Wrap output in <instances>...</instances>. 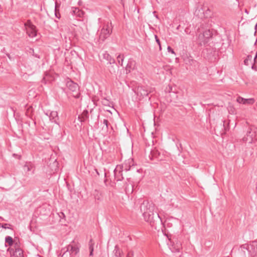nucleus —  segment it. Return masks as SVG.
<instances>
[{"label":"nucleus","mask_w":257,"mask_h":257,"mask_svg":"<svg viewBox=\"0 0 257 257\" xmlns=\"http://www.w3.org/2000/svg\"><path fill=\"white\" fill-rule=\"evenodd\" d=\"M101 103L104 106H110V102L105 98L102 99Z\"/></svg>","instance_id":"nucleus-25"},{"label":"nucleus","mask_w":257,"mask_h":257,"mask_svg":"<svg viewBox=\"0 0 257 257\" xmlns=\"http://www.w3.org/2000/svg\"><path fill=\"white\" fill-rule=\"evenodd\" d=\"M152 92V89L148 86L139 85L135 90V92L139 100L143 99L145 97L148 96L149 94Z\"/></svg>","instance_id":"nucleus-3"},{"label":"nucleus","mask_w":257,"mask_h":257,"mask_svg":"<svg viewBox=\"0 0 257 257\" xmlns=\"http://www.w3.org/2000/svg\"><path fill=\"white\" fill-rule=\"evenodd\" d=\"M73 13H74L75 15H77V14L78 13V12H75V9L73 11Z\"/></svg>","instance_id":"nucleus-42"},{"label":"nucleus","mask_w":257,"mask_h":257,"mask_svg":"<svg viewBox=\"0 0 257 257\" xmlns=\"http://www.w3.org/2000/svg\"><path fill=\"white\" fill-rule=\"evenodd\" d=\"M15 253L18 257H23V252L20 248H16Z\"/></svg>","instance_id":"nucleus-23"},{"label":"nucleus","mask_w":257,"mask_h":257,"mask_svg":"<svg viewBox=\"0 0 257 257\" xmlns=\"http://www.w3.org/2000/svg\"><path fill=\"white\" fill-rule=\"evenodd\" d=\"M5 242L6 243H8V245L10 246H12L14 243L13 238L11 236H7L5 237ZM5 246H7V244H5Z\"/></svg>","instance_id":"nucleus-20"},{"label":"nucleus","mask_w":257,"mask_h":257,"mask_svg":"<svg viewBox=\"0 0 257 257\" xmlns=\"http://www.w3.org/2000/svg\"><path fill=\"white\" fill-rule=\"evenodd\" d=\"M94 244V243L92 239H91L89 242V248L90 250V254L89 255L90 256H92L93 255V245Z\"/></svg>","instance_id":"nucleus-21"},{"label":"nucleus","mask_w":257,"mask_h":257,"mask_svg":"<svg viewBox=\"0 0 257 257\" xmlns=\"http://www.w3.org/2000/svg\"><path fill=\"white\" fill-rule=\"evenodd\" d=\"M155 38L156 42L157 43V44H158V45L159 46L160 50H161V42H160V40L159 39V38H158L157 35H155Z\"/></svg>","instance_id":"nucleus-30"},{"label":"nucleus","mask_w":257,"mask_h":257,"mask_svg":"<svg viewBox=\"0 0 257 257\" xmlns=\"http://www.w3.org/2000/svg\"><path fill=\"white\" fill-rule=\"evenodd\" d=\"M255 63H254V64L252 65L251 68H252V69H255Z\"/></svg>","instance_id":"nucleus-41"},{"label":"nucleus","mask_w":257,"mask_h":257,"mask_svg":"<svg viewBox=\"0 0 257 257\" xmlns=\"http://www.w3.org/2000/svg\"><path fill=\"white\" fill-rule=\"evenodd\" d=\"M197 33H198L197 43L200 46H205L213 36L212 31H211L209 29L205 30L203 27L198 28Z\"/></svg>","instance_id":"nucleus-2"},{"label":"nucleus","mask_w":257,"mask_h":257,"mask_svg":"<svg viewBox=\"0 0 257 257\" xmlns=\"http://www.w3.org/2000/svg\"><path fill=\"white\" fill-rule=\"evenodd\" d=\"M130 169V166L128 168H127L126 167V165H125V166H124L123 165L122 166L117 165L114 170V175L115 179L117 181H121L122 180H123V177L122 176V171L123 170H125V172H127Z\"/></svg>","instance_id":"nucleus-5"},{"label":"nucleus","mask_w":257,"mask_h":257,"mask_svg":"<svg viewBox=\"0 0 257 257\" xmlns=\"http://www.w3.org/2000/svg\"><path fill=\"white\" fill-rule=\"evenodd\" d=\"M191 61L193 63L194 61L193 60H191Z\"/></svg>","instance_id":"nucleus-49"},{"label":"nucleus","mask_w":257,"mask_h":257,"mask_svg":"<svg viewBox=\"0 0 257 257\" xmlns=\"http://www.w3.org/2000/svg\"><path fill=\"white\" fill-rule=\"evenodd\" d=\"M256 106H257V102H256Z\"/></svg>","instance_id":"nucleus-52"},{"label":"nucleus","mask_w":257,"mask_h":257,"mask_svg":"<svg viewBox=\"0 0 257 257\" xmlns=\"http://www.w3.org/2000/svg\"><path fill=\"white\" fill-rule=\"evenodd\" d=\"M181 27V24H180L179 26H178L177 29H179V27Z\"/></svg>","instance_id":"nucleus-45"},{"label":"nucleus","mask_w":257,"mask_h":257,"mask_svg":"<svg viewBox=\"0 0 257 257\" xmlns=\"http://www.w3.org/2000/svg\"><path fill=\"white\" fill-rule=\"evenodd\" d=\"M134 255V251L131 250V251H130L127 253V254L126 255V257H133Z\"/></svg>","instance_id":"nucleus-34"},{"label":"nucleus","mask_w":257,"mask_h":257,"mask_svg":"<svg viewBox=\"0 0 257 257\" xmlns=\"http://www.w3.org/2000/svg\"><path fill=\"white\" fill-rule=\"evenodd\" d=\"M10 226L11 225L9 224H8V223H5L4 224H2V227L4 228H5V229H12L11 227H10Z\"/></svg>","instance_id":"nucleus-31"},{"label":"nucleus","mask_w":257,"mask_h":257,"mask_svg":"<svg viewBox=\"0 0 257 257\" xmlns=\"http://www.w3.org/2000/svg\"><path fill=\"white\" fill-rule=\"evenodd\" d=\"M194 14L196 16H198L201 19H202L203 17H206L202 8H197L195 11Z\"/></svg>","instance_id":"nucleus-18"},{"label":"nucleus","mask_w":257,"mask_h":257,"mask_svg":"<svg viewBox=\"0 0 257 257\" xmlns=\"http://www.w3.org/2000/svg\"><path fill=\"white\" fill-rule=\"evenodd\" d=\"M188 14H187V11H182L181 13L179 16V19L180 23L183 25H185V24L187 22L186 18Z\"/></svg>","instance_id":"nucleus-13"},{"label":"nucleus","mask_w":257,"mask_h":257,"mask_svg":"<svg viewBox=\"0 0 257 257\" xmlns=\"http://www.w3.org/2000/svg\"><path fill=\"white\" fill-rule=\"evenodd\" d=\"M94 196L95 197V198L97 200L100 199V194H99V191L97 190H95L94 193Z\"/></svg>","instance_id":"nucleus-26"},{"label":"nucleus","mask_w":257,"mask_h":257,"mask_svg":"<svg viewBox=\"0 0 257 257\" xmlns=\"http://www.w3.org/2000/svg\"><path fill=\"white\" fill-rule=\"evenodd\" d=\"M257 130L255 128H250L247 131L246 135L242 138L244 142L251 144L256 140Z\"/></svg>","instance_id":"nucleus-6"},{"label":"nucleus","mask_w":257,"mask_h":257,"mask_svg":"<svg viewBox=\"0 0 257 257\" xmlns=\"http://www.w3.org/2000/svg\"><path fill=\"white\" fill-rule=\"evenodd\" d=\"M243 246H244V244L240 246V248H241L242 250L244 252H245V251H244V249H246V250H247V247H245V246H244V247Z\"/></svg>","instance_id":"nucleus-38"},{"label":"nucleus","mask_w":257,"mask_h":257,"mask_svg":"<svg viewBox=\"0 0 257 257\" xmlns=\"http://www.w3.org/2000/svg\"><path fill=\"white\" fill-rule=\"evenodd\" d=\"M136 66V62L133 58L128 59L127 64L125 67L126 73H130L132 70H134Z\"/></svg>","instance_id":"nucleus-11"},{"label":"nucleus","mask_w":257,"mask_h":257,"mask_svg":"<svg viewBox=\"0 0 257 257\" xmlns=\"http://www.w3.org/2000/svg\"><path fill=\"white\" fill-rule=\"evenodd\" d=\"M30 53H32L34 56H35L36 57L40 58L39 55L37 54H35L34 53V50L33 49H31V51L30 52Z\"/></svg>","instance_id":"nucleus-37"},{"label":"nucleus","mask_w":257,"mask_h":257,"mask_svg":"<svg viewBox=\"0 0 257 257\" xmlns=\"http://www.w3.org/2000/svg\"><path fill=\"white\" fill-rule=\"evenodd\" d=\"M237 101L239 103L243 104H252L254 102V100L253 98L244 99L241 97H238L237 98Z\"/></svg>","instance_id":"nucleus-15"},{"label":"nucleus","mask_w":257,"mask_h":257,"mask_svg":"<svg viewBox=\"0 0 257 257\" xmlns=\"http://www.w3.org/2000/svg\"><path fill=\"white\" fill-rule=\"evenodd\" d=\"M103 130H104L105 131V125H103V126L102 127V128Z\"/></svg>","instance_id":"nucleus-44"},{"label":"nucleus","mask_w":257,"mask_h":257,"mask_svg":"<svg viewBox=\"0 0 257 257\" xmlns=\"http://www.w3.org/2000/svg\"><path fill=\"white\" fill-rule=\"evenodd\" d=\"M218 126H216V127H215V131L217 129H218Z\"/></svg>","instance_id":"nucleus-46"},{"label":"nucleus","mask_w":257,"mask_h":257,"mask_svg":"<svg viewBox=\"0 0 257 257\" xmlns=\"http://www.w3.org/2000/svg\"><path fill=\"white\" fill-rule=\"evenodd\" d=\"M247 247V250L248 254L250 255H255L257 253V241H253L249 244H244V247Z\"/></svg>","instance_id":"nucleus-9"},{"label":"nucleus","mask_w":257,"mask_h":257,"mask_svg":"<svg viewBox=\"0 0 257 257\" xmlns=\"http://www.w3.org/2000/svg\"><path fill=\"white\" fill-rule=\"evenodd\" d=\"M50 120L55 123L59 124L58 120V113L56 111H52L50 113Z\"/></svg>","instance_id":"nucleus-16"},{"label":"nucleus","mask_w":257,"mask_h":257,"mask_svg":"<svg viewBox=\"0 0 257 257\" xmlns=\"http://www.w3.org/2000/svg\"><path fill=\"white\" fill-rule=\"evenodd\" d=\"M107 64H109L107 67L110 73L115 75L118 70V67L115 63V60L114 59H110Z\"/></svg>","instance_id":"nucleus-10"},{"label":"nucleus","mask_w":257,"mask_h":257,"mask_svg":"<svg viewBox=\"0 0 257 257\" xmlns=\"http://www.w3.org/2000/svg\"><path fill=\"white\" fill-rule=\"evenodd\" d=\"M245 12L246 13H248V12H247V10H245Z\"/></svg>","instance_id":"nucleus-48"},{"label":"nucleus","mask_w":257,"mask_h":257,"mask_svg":"<svg viewBox=\"0 0 257 257\" xmlns=\"http://www.w3.org/2000/svg\"><path fill=\"white\" fill-rule=\"evenodd\" d=\"M75 11L78 12V13L77 14L76 16L79 17H81L82 16V15H83V12L80 11L78 8H75Z\"/></svg>","instance_id":"nucleus-27"},{"label":"nucleus","mask_w":257,"mask_h":257,"mask_svg":"<svg viewBox=\"0 0 257 257\" xmlns=\"http://www.w3.org/2000/svg\"><path fill=\"white\" fill-rule=\"evenodd\" d=\"M104 125H105V131H107L108 126V121L107 119H104L102 121Z\"/></svg>","instance_id":"nucleus-29"},{"label":"nucleus","mask_w":257,"mask_h":257,"mask_svg":"<svg viewBox=\"0 0 257 257\" xmlns=\"http://www.w3.org/2000/svg\"><path fill=\"white\" fill-rule=\"evenodd\" d=\"M208 13H210V10H209V9H207V11H206V15H208Z\"/></svg>","instance_id":"nucleus-40"},{"label":"nucleus","mask_w":257,"mask_h":257,"mask_svg":"<svg viewBox=\"0 0 257 257\" xmlns=\"http://www.w3.org/2000/svg\"><path fill=\"white\" fill-rule=\"evenodd\" d=\"M112 32L111 23L107 22L104 25L100 31L99 39L101 41H104L107 38Z\"/></svg>","instance_id":"nucleus-4"},{"label":"nucleus","mask_w":257,"mask_h":257,"mask_svg":"<svg viewBox=\"0 0 257 257\" xmlns=\"http://www.w3.org/2000/svg\"><path fill=\"white\" fill-rule=\"evenodd\" d=\"M88 118V111L84 110L81 115L78 116V119L81 122H84Z\"/></svg>","instance_id":"nucleus-19"},{"label":"nucleus","mask_w":257,"mask_h":257,"mask_svg":"<svg viewBox=\"0 0 257 257\" xmlns=\"http://www.w3.org/2000/svg\"><path fill=\"white\" fill-rule=\"evenodd\" d=\"M229 120H224L221 121L220 123V126H223L222 130L220 131V134L222 135L223 134H225V133L229 131Z\"/></svg>","instance_id":"nucleus-12"},{"label":"nucleus","mask_w":257,"mask_h":257,"mask_svg":"<svg viewBox=\"0 0 257 257\" xmlns=\"http://www.w3.org/2000/svg\"><path fill=\"white\" fill-rule=\"evenodd\" d=\"M2 224H1V223H0V227H1V226H2Z\"/></svg>","instance_id":"nucleus-51"},{"label":"nucleus","mask_w":257,"mask_h":257,"mask_svg":"<svg viewBox=\"0 0 257 257\" xmlns=\"http://www.w3.org/2000/svg\"><path fill=\"white\" fill-rule=\"evenodd\" d=\"M257 51H256V54H255V57H254V59H253V61H254V63H257Z\"/></svg>","instance_id":"nucleus-39"},{"label":"nucleus","mask_w":257,"mask_h":257,"mask_svg":"<svg viewBox=\"0 0 257 257\" xmlns=\"http://www.w3.org/2000/svg\"><path fill=\"white\" fill-rule=\"evenodd\" d=\"M177 251H178V253L180 252L179 248L178 247Z\"/></svg>","instance_id":"nucleus-47"},{"label":"nucleus","mask_w":257,"mask_h":257,"mask_svg":"<svg viewBox=\"0 0 257 257\" xmlns=\"http://www.w3.org/2000/svg\"><path fill=\"white\" fill-rule=\"evenodd\" d=\"M124 58V56L123 54H119L117 57V60L118 61V63L121 66L123 65V61Z\"/></svg>","instance_id":"nucleus-22"},{"label":"nucleus","mask_w":257,"mask_h":257,"mask_svg":"<svg viewBox=\"0 0 257 257\" xmlns=\"http://www.w3.org/2000/svg\"><path fill=\"white\" fill-rule=\"evenodd\" d=\"M122 251L119 248L117 245L114 247V249L112 251V257H121Z\"/></svg>","instance_id":"nucleus-17"},{"label":"nucleus","mask_w":257,"mask_h":257,"mask_svg":"<svg viewBox=\"0 0 257 257\" xmlns=\"http://www.w3.org/2000/svg\"><path fill=\"white\" fill-rule=\"evenodd\" d=\"M212 242L210 241H207L205 242V245L207 247H210L212 245Z\"/></svg>","instance_id":"nucleus-35"},{"label":"nucleus","mask_w":257,"mask_h":257,"mask_svg":"<svg viewBox=\"0 0 257 257\" xmlns=\"http://www.w3.org/2000/svg\"><path fill=\"white\" fill-rule=\"evenodd\" d=\"M167 50H168V52L175 55V51H174V50L170 46H168V47Z\"/></svg>","instance_id":"nucleus-32"},{"label":"nucleus","mask_w":257,"mask_h":257,"mask_svg":"<svg viewBox=\"0 0 257 257\" xmlns=\"http://www.w3.org/2000/svg\"><path fill=\"white\" fill-rule=\"evenodd\" d=\"M67 249L64 252V254L65 253V252L66 251H69L70 252V253H74V254H77L79 251V248L76 246H73L71 244H69L68 245L67 247H66Z\"/></svg>","instance_id":"nucleus-14"},{"label":"nucleus","mask_w":257,"mask_h":257,"mask_svg":"<svg viewBox=\"0 0 257 257\" xmlns=\"http://www.w3.org/2000/svg\"><path fill=\"white\" fill-rule=\"evenodd\" d=\"M38 63H36L34 66H33L32 68H31V70H34L35 71V70H36V69L38 67Z\"/></svg>","instance_id":"nucleus-36"},{"label":"nucleus","mask_w":257,"mask_h":257,"mask_svg":"<svg viewBox=\"0 0 257 257\" xmlns=\"http://www.w3.org/2000/svg\"><path fill=\"white\" fill-rule=\"evenodd\" d=\"M24 26L26 28L27 34L31 38L35 37L37 36L36 28L31 22L30 20L27 21L25 23Z\"/></svg>","instance_id":"nucleus-7"},{"label":"nucleus","mask_w":257,"mask_h":257,"mask_svg":"<svg viewBox=\"0 0 257 257\" xmlns=\"http://www.w3.org/2000/svg\"><path fill=\"white\" fill-rule=\"evenodd\" d=\"M252 60V56L250 55H248L246 59L244 60V63L246 65H249V61L251 62Z\"/></svg>","instance_id":"nucleus-24"},{"label":"nucleus","mask_w":257,"mask_h":257,"mask_svg":"<svg viewBox=\"0 0 257 257\" xmlns=\"http://www.w3.org/2000/svg\"><path fill=\"white\" fill-rule=\"evenodd\" d=\"M170 88L171 89V90L172 91V88Z\"/></svg>","instance_id":"nucleus-50"},{"label":"nucleus","mask_w":257,"mask_h":257,"mask_svg":"<svg viewBox=\"0 0 257 257\" xmlns=\"http://www.w3.org/2000/svg\"><path fill=\"white\" fill-rule=\"evenodd\" d=\"M66 86L68 88L73 92L76 93L75 94H73V96L75 97H79V86L78 85L74 82L71 80H69L66 83Z\"/></svg>","instance_id":"nucleus-8"},{"label":"nucleus","mask_w":257,"mask_h":257,"mask_svg":"<svg viewBox=\"0 0 257 257\" xmlns=\"http://www.w3.org/2000/svg\"><path fill=\"white\" fill-rule=\"evenodd\" d=\"M104 57L106 58L108 60V62L110 59H112L109 54L106 53L104 54Z\"/></svg>","instance_id":"nucleus-33"},{"label":"nucleus","mask_w":257,"mask_h":257,"mask_svg":"<svg viewBox=\"0 0 257 257\" xmlns=\"http://www.w3.org/2000/svg\"><path fill=\"white\" fill-rule=\"evenodd\" d=\"M25 167H27V170H28V171H29V170H30V168H29V166H25Z\"/></svg>","instance_id":"nucleus-43"},{"label":"nucleus","mask_w":257,"mask_h":257,"mask_svg":"<svg viewBox=\"0 0 257 257\" xmlns=\"http://www.w3.org/2000/svg\"><path fill=\"white\" fill-rule=\"evenodd\" d=\"M151 155L153 157H157L158 155H159L160 153L157 150H153L151 151Z\"/></svg>","instance_id":"nucleus-28"},{"label":"nucleus","mask_w":257,"mask_h":257,"mask_svg":"<svg viewBox=\"0 0 257 257\" xmlns=\"http://www.w3.org/2000/svg\"><path fill=\"white\" fill-rule=\"evenodd\" d=\"M140 208L145 221L151 226L157 229L163 225L162 220L159 213L156 210V207L154 204L148 200H143Z\"/></svg>","instance_id":"nucleus-1"}]
</instances>
